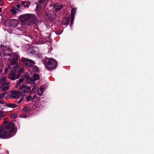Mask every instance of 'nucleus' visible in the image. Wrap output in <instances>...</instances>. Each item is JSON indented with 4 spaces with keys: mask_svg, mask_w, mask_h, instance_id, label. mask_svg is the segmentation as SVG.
<instances>
[{
    "mask_svg": "<svg viewBox=\"0 0 154 154\" xmlns=\"http://www.w3.org/2000/svg\"><path fill=\"white\" fill-rule=\"evenodd\" d=\"M3 123V125L0 126V138L7 139L16 133L17 128L13 122H8L6 118L4 119Z\"/></svg>",
    "mask_w": 154,
    "mask_h": 154,
    "instance_id": "obj_1",
    "label": "nucleus"
},
{
    "mask_svg": "<svg viewBox=\"0 0 154 154\" xmlns=\"http://www.w3.org/2000/svg\"><path fill=\"white\" fill-rule=\"evenodd\" d=\"M10 65H8V66L5 69V73H7L9 70L11 72L8 75L9 78L12 80L18 79L20 77V75L24 72V69L20 67V65L18 64L13 67H11Z\"/></svg>",
    "mask_w": 154,
    "mask_h": 154,
    "instance_id": "obj_2",
    "label": "nucleus"
},
{
    "mask_svg": "<svg viewBox=\"0 0 154 154\" xmlns=\"http://www.w3.org/2000/svg\"><path fill=\"white\" fill-rule=\"evenodd\" d=\"M0 51L3 54V55L6 57V58L10 60L11 66L14 65L16 63L19 58V55L18 54H15L14 55H11V53L12 51L10 50V48L5 47L2 45H1L0 48Z\"/></svg>",
    "mask_w": 154,
    "mask_h": 154,
    "instance_id": "obj_3",
    "label": "nucleus"
},
{
    "mask_svg": "<svg viewBox=\"0 0 154 154\" xmlns=\"http://www.w3.org/2000/svg\"><path fill=\"white\" fill-rule=\"evenodd\" d=\"M22 21L25 24L31 26L36 22V19L34 15L31 14H25L20 16Z\"/></svg>",
    "mask_w": 154,
    "mask_h": 154,
    "instance_id": "obj_4",
    "label": "nucleus"
},
{
    "mask_svg": "<svg viewBox=\"0 0 154 154\" xmlns=\"http://www.w3.org/2000/svg\"><path fill=\"white\" fill-rule=\"evenodd\" d=\"M45 67L49 70L51 71L56 68L57 62L53 58H50L48 59L47 62L45 63Z\"/></svg>",
    "mask_w": 154,
    "mask_h": 154,
    "instance_id": "obj_5",
    "label": "nucleus"
},
{
    "mask_svg": "<svg viewBox=\"0 0 154 154\" xmlns=\"http://www.w3.org/2000/svg\"><path fill=\"white\" fill-rule=\"evenodd\" d=\"M20 60L23 63L24 66L26 68L32 67L35 64L34 61L27 58L22 57Z\"/></svg>",
    "mask_w": 154,
    "mask_h": 154,
    "instance_id": "obj_6",
    "label": "nucleus"
},
{
    "mask_svg": "<svg viewBox=\"0 0 154 154\" xmlns=\"http://www.w3.org/2000/svg\"><path fill=\"white\" fill-rule=\"evenodd\" d=\"M48 3V0H39L37 5V8H44L47 5Z\"/></svg>",
    "mask_w": 154,
    "mask_h": 154,
    "instance_id": "obj_7",
    "label": "nucleus"
},
{
    "mask_svg": "<svg viewBox=\"0 0 154 154\" xmlns=\"http://www.w3.org/2000/svg\"><path fill=\"white\" fill-rule=\"evenodd\" d=\"M31 89V87L30 86H27L25 85H23L20 86L19 88V90L24 93L28 92L30 91Z\"/></svg>",
    "mask_w": 154,
    "mask_h": 154,
    "instance_id": "obj_8",
    "label": "nucleus"
},
{
    "mask_svg": "<svg viewBox=\"0 0 154 154\" xmlns=\"http://www.w3.org/2000/svg\"><path fill=\"white\" fill-rule=\"evenodd\" d=\"M9 22V24L14 27H16L19 23L18 20L16 19L10 20Z\"/></svg>",
    "mask_w": 154,
    "mask_h": 154,
    "instance_id": "obj_9",
    "label": "nucleus"
},
{
    "mask_svg": "<svg viewBox=\"0 0 154 154\" xmlns=\"http://www.w3.org/2000/svg\"><path fill=\"white\" fill-rule=\"evenodd\" d=\"M70 18L69 17H65L62 21L61 23L63 28H65L69 24Z\"/></svg>",
    "mask_w": 154,
    "mask_h": 154,
    "instance_id": "obj_10",
    "label": "nucleus"
},
{
    "mask_svg": "<svg viewBox=\"0 0 154 154\" xmlns=\"http://www.w3.org/2000/svg\"><path fill=\"white\" fill-rule=\"evenodd\" d=\"M20 78L19 79V80L18 81L16 85V88L18 87L19 86H20L21 85V83L23 82L24 80L25 79V78L24 76H21L20 75Z\"/></svg>",
    "mask_w": 154,
    "mask_h": 154,
    "instance_id": "obj_11",
    "label": "nucleus"
},
{
    "mask_svg": "<svg viewBox=\"0 0 154 154\" xmlns=\"http://www.w3.org/2000/svg\"><path fill=\"white\" fill-rule=\"evenodd\" d=\"M21 92H18L17 91H14L12 93V94L14 95L15 98H19L20 96L21 95Z\"/></svg>",
    "mask_w": 154,
    "mask_h": 154,
    "instance_id": "obj_12",
    "label": "nucleus"
},
{
    "mask_svg": "<svg viewBox=\"0 0 154 154\" xmlns=\"http://www.w3.org/2000/svg\"><path fill=\"white\" fill-rule=\"evenodd\" d=\"M5 106L8 107L14 108L17 107V104L14 103H5Z\"/></svg>",
    "mask_w": 154,
    "mask_h": 154,
    "instance_id": "obj_13",
    "label": "nucleus"
},
{
    "mask_svg": "<svg viewBox=\"0 0 154 154\" xmlns=\"http://www.w3.org/2000/svg\"><path fill=\"white\" fill-rule=\"evenodd\" d=\"M44 91V88L42 86H41L40 88L38 89L37 93L38 94L39 96H41L43 94V92Z\"/></svg>",
    "mask_w": 154,
    "mask_h": 154,
    "instance_id": "obj_14",
    "label": "nucleus"
},
{
    "mask_svg": "<svg viewBox=\"0 0 154 154\" xmlns=\"http://www.w3.org/2000/svg\"><path fill=\"white\" fill-rule=\"evenodd\" d=\"M39 78V75L36 73H35L33 75V78H32V79L33 81H35L38 80Z\"/></svg>",
    "mask_w": 154,
    "mask_h": 154,
    "instance_id": "obj_15",
    "label": "nucleus"
},
{
    "mask_svg": "<svg viewBox=\"0 0 154 154\" xmlns=\"http://www.w3.org/2000/svg\"><path fill=\"white\" fill-rule=\"evenodd\" d=\"M0 88L1 90L3 91H6L8 90L9 88V86H1Z\"/></svg>",
    "mask_w": 154,
    "mask_h": 154,
    "instance_id": "obj_16",
    "label": "nucleus"
},
{
    "mask_svg": "<svg viewBox=\"0 0 154 154\" xmlns=\"http://www.w3.org/2000/svg\"><path fill=\"white\" fill-rule=\"evenodd\" d=\"M76 9L75 8H73L71 10V17H75V15L76 12Z\"/></svg>",
    "mask_w": 154,
    "mask_h": 154,
    "instance_id": "obj_17",
    "label": "nucleus"
},
{
    "mask_svg": "<svg viewBox=\"0 0 154 154\" xmlns=\"http://www.w3.org/2000/svg\"><path fill=\"white\" fill-rule=\"evenodd\" d=\"M31 109V108L28 106H26L23 108V110L26 113H28Z\"/></svg>",
    "mask_w": 154,
    "mask_h": 154,
    "instance_id": "obj_18",
    "label": "nucleus"
},
{
    "mask_svg": "<svg viewBox=\"0 0 154 154\" xmlns=\"http://www.w3.org/2000/svg\"><path fill=\"white\" fill-rule=\"evenodd\" d=\"M21 5L23 6L24 7H28V4L27 1H22L21 2Z\"/></svg>",
    "mask_w": 154,
    "mask_h": 154,
    "instance_id": "obj_19",
    "label": "nucleus"
},
{
    "mask_svg": "<svg viewBox=\"0 0 154 154\" xmlns=\"http://www.w3.org/2000/svg\"><path fill=\"white\" fill-rule=\"evenodd\" d=\"M6 81V78L5 76L1 78L0 79V83L3 85Z\"/></svg>",
    "mask_w": 154,
    "mask_h": 154,
    "instance_id": "obj_20",
    "label": "nucleus"
},
{
    "mask_svg": "<svg viewBox=\"0 0 154 154\" xmlns=\"http://www.w3.org/2000/svg\"><path fill=\"white\" fill-rule=\"evenodd\" d=\"M63 7V5H60L59 6H57L55 8L54 11L55 12H57L58 11H59L60 9H61Z\"/></svg>",
    "mask_w": 154,
    "mask_h": 154,
    "instance_id": "obj_21",
    "label": "nucleus"
},
{
    "mask_svg": "<svg viewBox=\"0 0 154 154\" xmlns=\"http://www.w3.org/2000/svg\"><path fill=\"white\" fill-rule=\"evenodd\" d=\"M16 10L19 11V9L17 8H15V7H12V9H10V11H11L14 14H15L17 13Z\"/></svg>",
    "mask_w": 154,
    "mask_h": 154,
    "instance_id": "obj_22",
    "label": "nucleus"
},
{
    "mask_svg": "<svg viewBox=\"0 0 154 154\" xmlns=\"http://www.w3.org/2000/svg\"><path fill=\"white\" fill-rule=\"evenodd\" d=\"M56 18V16L55 15H52L49 17V20L51 21H53Z\"/></svg>",
    "mask_w": 154,
    "mask_h": 154,
    "instance_id": "obj_23",
    "label": "nucleus"
},
{
    "mask_svg": "<svg viewBox=\"0 0 154 154\" xmlns=\"http://www.w3.org/2000/svg\"><path fill=\"white\" fill-rule=\"evenodd\" d=\"M30 54H32L36 55L38 54L37 51L34 49H30Z\"/></svg>",
    "mask_w": 154,
    "mask_h": 154,
    "instance_id": "obj_24",
    "label": "nucleus"
},
{
    "mask_svg": "<svg viewBox=\"0 0 154 154\" xmlns=\"http://www.w3.org/2000/svg\"><path fill=\"white\" fill-rule=\"evenodd\" d=\"M17 114L16 113H14L11 114L10 116L11 118L15 119L17 117Z\"/></svg>",
    "mask_w": 154,
    "mask_h": 154,
    "instance_id": "obj_25",
    "label": "nucleus"
},
{
    "mask_svg": "<svg viewBox=\"0 0 154 154\" xmlns=\"http://www.w3.org/2000/svg\"><path fill=\"white\" fill-rule=\"evenodd\" d=\"M33 71L35 72H38L39 71V70L38 67L37 66H34L33 67Z\"/></svg>",
    "mask_w": 154,
    "mask_h": 154,
    "instance_id": "obj_26",
    "label": "nucleus"
},
{
    "mask_svg": "<svg viewBox=\"0 0 154 154\" xmlns=\"http://www.w3.org/2000/svg\"><path fill=\"white\" fill-rule=\"evenodd\" d=\"M75 17H71V20L70 21V23L69 25V26L70 27H72V26L73 22H74V19Z\"/></svg>",
    "mask_w": 154,
    "mask_h": 154,
    "instance_id": "obj_27",
    "label": "nucleus"
},
{
    "mask_svg": "<svg viewBox=\"0 0 154 154\" xmlns=\"http://www.w3.org/2000/svg\"><path fill=\"white\" fill-rule=\"evenodd\" d=\"M24 76V78H26L27 79V78H30L29 74L27 72H25L24 75L23 76Z\"/></svg>",
    "mask_w": 154,
    "mask_h": 154,
    "instance_id": "obj_28",
    "label": "nucleus"
},
{
    "mask_svg": "<svg viewBox=\"0 0 154 154\" xmlns=\"http://www.w3.org/2000/svg\"><path fill=\"white\" fill-rule=\"evenodd\" d=\"M26 82L27 83H30L31 82H32V78H27V79H26Z\"/></svg>",
    "mask_w": 154,
    "mask_h": 154,
    "instance_id": "obj_29",
    "label": "nucleus"
},
{
    "mask_svg": "<svg viewBox=\"0 0 154 154\" xmlns=\"http://www.w3.org/2000/svg\"><path fill=\"white\" fill-rule=\"evenodd\" d=\"M6 94V92H5L3 93L0 94V99H2V98H3L4 97V96H5Z\"/></svg>",
    "mask_w": 154,
    "mask_h": 154,
    "instance_id": "obj_30",
    "label": "nucleus"
},
{
    "mask_svg": "<svg viewBox=\"0 0 154 154\" xmlns=\"http://www.w3.org/2000/svg\"><path fill=\"white\" fill-rule=\"evenodd\" d=\"M23 98L24 97H22L19 100L17 101H16V103L17 104H19L22 101V100H23Z\"/></svg>",
    "mask_w": 154,
    "mask_h": 154,
    "instance_id": "obj_31",
    "label": "nucleus"
},
{
    "mask_svg": "<svg viewBox=\"0 0 154 154\" xmlns=\"http://www.w3.org/2000/svg\"><path fill=\"white\" fill-rule=\"evenodd\" d=\"M4 116L3 112H0V120Z\"/></svg>",
    "mask_w": 154,
    "mask_h": 154,
    "instance_id": "obj_32",
    "label": "nucleus"
},
{
    "mask_svg": "<svg viewBox=\"0 0 154 154\" xmlns=\"http://www.w3.org/2000/svg\"><path fill=\"white\" fill-rule=\"evenodd\" d=\"M32 97L30 95H29L26 98L27 101H30L32 99Z\"/></svg>",
    "mask_w": 154,
    "mask_h": 154,
    "instance_id": "obj_33",
    "label": "nucleus"
},
{
    "mask_svg": "<svg viewBox=\"0 0 154 154\" xmlns=\"http://www.w3.org/2000/svg\"><path fill=\"white\" fill-rule=\"evenodd\" d=\"M55 33L56 34H57V35H60L62 33V32L60 31L57 30L55 32Z\"/></svg>",
    "mask_w": 154,
    "mask_h": 154,
    "instance_id": "obj_34",
    "label": "nucleus"
},
{
    "mask_svg": "<svg viewBox=\"0 0 154 154\" xmlns=\"http://www.w3.org/2000/svg\"><path fill=\"white\" fill-rule=\"evenodd\" d=\"M10 83L9 82H5V83L3 84V85L5 86H8V85H9Z\"/></svg>",
    "mask_w": 154,
    "mask_h": 154,
    "instance_id": "obj_35",
    "label": "nucleus"
},
{
    "mask_svg": "<svg viewBox=\"0 0 154 154\" xmlns=\"http://www.w3.org/2000/svg\"><path fill=\"white\" fill-rule=\"evenodd\" d=\"M35 81H32V82H31V86L33 87H35V82H34Z\"/></svg>",
    "mask_w": 154,
    "mask_h": 154,
    "instance_id": "obj_36",
    "label": "nucleus"
},
{
    "mask_svg": "<svg viewBox=\"0 0 154 154\" xmlns=\"http://www.w3.org/2000/svg\"><path fill=\"white\" fill-rule=\"evenodd\" d=\"M58 5V3H55L53 4V6L54 8L56 7L57 5Z\"/></svg>",
    "mask_w": 154,
    "mask_h": 154,
    "instance_id": "obj_37",
    "label": "nucleus"
},
{
    "mask_svg": "<svg viewBox=\"0 0 154 154\" xmlns=\"http://www.w3.org/2000/svg\"><path fill=\"white\" fill-rule=\"evenodd\" d=\"M35 92V91H34L32 90H31L30 92L29 93V94H32L33 93Z\"/></svg>",
    "mask_w": 154,
    "mask_h": 154,
    "instance_id": "obj_38",
    "label": "nucleus"
},
{
    "mask_svg": "<svg viewBox=\"0 0 154 154\" xmlns=\"http://www.w3.org/2000/svg\"><path fill=\"white\" fill-rule=\"evenodd\" d=\"M38 8H37V7H36V14H37V15H38V11H37L38 10ZM42 8H40V9H42Z\"/></svg>",
    "mask_w": 154,
    "mask_h": 154,
    "instance_id": "obj_39",
    "label": "nucleus"
},
{
    "mask_svg": "<svg viewBox=\"0 0 154 154\" xmlns=\"http://www.w3.org/2000/svg\"><path fill=\"white\" fill-rule=\"evenodd\" d=\"M37 89V87H34L32 88V90H33L34 91H35V90H36Z\"/></svg>",
    "mask_w": 154,
    "mask_h": 154,
    "instance_id": "obj_40",
    "label": "nucleus"
},
{
    "mask_svg": "<svg viewBox=\"0 0 154 154\" xmlns=\"http://www.w3.org/2000/svg\"><path fill=\"white\" fill-rule=\"evenodd\" d=\"M17 8L18 9V8H20V5L19 4H17Z\"/></svg>",
    "mask_w": 154,
    "mask_h": 154,
    "instance_id": "obj_41",
    "label": "nucleus"
},
{
    "mask_svg": "<svg viewBox=\"0 0 154 154\" xmlns=\"http://www.w3.org/2000/svg\"><path fill=\"white\" fill-rule=\"evenodd\" d=\"M0 103L2 104H4V102L1 100H0Z\"/></svg>",
    "mask_w": 154,
    "mask_h": 154,
    "instance_id": "obj_42",
    "label": "nucleus"
},
{
    "mask_svg": "<svg viewBox=\"0 0 154 154\" xmlns=\"http://www.w3.org/2000/svg\"><path fill=\"white\" fill-rule=\"evenodd\" d=\"M4 5V3H3V2H2V3H1V4H0V5H1V6H2V5Z\"/></svg>",
    "mask_w": 154,
    "mask_h": 154,
    "instance_id": "obj_43",
    "label": "nucleus"
},
{
    "mask_svg": "<svg viewBox=\"0 0 154 154\" xmlns=\"http://www.w3.org/2000/svg\"><path fill=\"white\" fill-rule=\"evenodd\" d=\"M2 11V9L1 8H0V12H1Z\"/></svg>",
    "mask_w": 154,
    "mask_h": 154,
    "instance_id": "obj_44",
    "label": "nucleus"
},
{
    "mask_svg": "<svg viewBox=\"0 0 154 154\" xmlns=\"http://www.w3.org/2000/svg\"><path fill=\"white\" fill-rule=\"evenodd\" d=\"M36 96H33V98L34 99H35V98Z\"/></svg>",
    "mask_w": 154,
    "mask_h": 154,
    "instance_id": "obj_45",
    "label": "nucleus"
},
{
    "mask_svg": "<svg viewBox=\"0 0 154 154\" xmlns=\"http://www.w3.org/2000/svg\"><path fill=\"white\" fill-rule=\"evenodd\" d=\"M2 0H0V2H2Z\"/></svg>",
    "mask_w": 154,
    "mask_h": 154,
    "instance_id": "obj_46",
    "label": "nucleus"
}]
</instances>
